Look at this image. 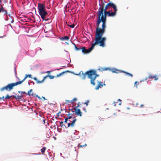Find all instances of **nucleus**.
Listing matches in <instances>:
<instances>
[{
	"instance_id": "obj_1",
	"label": "nucleus",
	"mask_w": 161,
	"mask_h": 161,
	"mask_svg": "<svg viewBox=\"0 0 161 161\" xmlns=\"http://www.w3.org/2000/svg\"><path fill=\"white\" fill-rule=\"evenodd\" d=\"M116 12L114 11L113 12L111 10H109L108 11H105V13L103 14V7L100 8L99 13L97 15L96 31L103 36L105 32L107 15L108 16H114L116 15Z\"/></svg>"
},
{
	"instance_id": "obj_2",
	"label": "nucleus",
	"mask_w": 161,
	"mask_h": 161,
	"mask_svg": "<svg viewBox=\"0 0 161 161\" xmlns=\"http://www.w3.org/2000/svg\"><path fill=\"white\" fill-rule=\"evenodd\" d=\"M102 35L96 31V37L95 38V42L92 44V46L88 49H86L85 47H83L81 48L82 52L84 53H88L90 52L94 48L96 44H99V46L103 47L105 46V42L106 40L105 37H102Z\"/></svg>"
},
{
	"instance_id": "obj_3",
	"label": "nucleus",
	"mask_w": 161,
	"mask_h": 161,
	"mask_svg": "<svg viewBox=\"0 0 161 161\" xmlns=\"http://www.w3.org/2000/svg\"><path fill=\"white\" fill-rule=\"evenodd\" d=\"M76 75H80L83 79H85L87 75L88 78L90 79V83L93 85H95V83L94 82L95 80L99 75L96 73V70L94 69H91L86 71V73H84L83 71H81L79 74H76Z\"/></svg>"
},
{
	"instance_id": "obj_4",
	"label": "nucleus",
	"mask_w": 161,
	"mask_h": 161,
	"mask_svg": "<svg viewBox=\"0 0 161 161\" xmlns=\"http://www.w3.org/2000/svg\"><path fill=\"white\" fill-rule=\"evenodd\" d=\"M38 9L39 14L41 17L42 19L43 20L47 21L48 18L46 16L48 14V13L45 10V6L44 4L41 3L38 4Z\"/></svg>"
},
{
	"instance_id": "obj_5",
	"label": "nucleus",
	"mask_w": 161,
	"mask_h": 161,
	"mask_svg": "<svg viewBox=\"0 0 161 161\" xmlns=\"http://www.w3.org/2000/svg\"><path fill=\"white\" fill-rule=\"evenodd\" d=\"M20 84H21L19 81L15 83H9L8 84L7 86L1 88L0 90L1 91H3L4 90H6L7 91L9 92L13 89L14 86Z\"/></svg>"
},
{
	"instance_id": "obj_6",
	"label": "nucleus",
	"mask_w": 161,
	"mask_h": 161,
	"mask_svg": "<svg viewBox=\"0 0 161 161\" xmlns=\"http://www.w3.org/2000/svg\"><path fill=\"white\" fill-rule=\"evenodd\" d=\"M105 2L104 0L103 1V0H102L101 4L100 5V7L98 8V13H99V11H100V8H102L103 7V13H105V11H107V10L108 9L109 7H108V6L107 4L105 6V8H104Z\"/></svg>"
},
{
	"instance_id": "obj_7",
	"label": "nucleus",
	"mask_w": 161,
	"mask_h": 161,
	"mask_svg": "<svg viewBox=\"0 0 161 161\" xmlns=\"http://www.w3.org/2000/svg\"><path fill=\"white\" fill-rule=\"evenodd\" d=\"M108 4L109 7H112L113 9H114V11H117V8L116 5L114 4V3L112 2H110L108 3Z\"/></svg>"
},
{
	"instance_id": "obj_8",
	"label": "nucleus",
	"mask_w": 161,
	"mask_h": 161,
	"mask_svg": "<svg viewBox=\"0 0 161 161\" xmlns=\"http://www.w3.org/2000/svg\"><path fill=\"white\" fill-rule=\"evenodd\" d=\"M73 120L71 121V122L70 123H69L68 125V127H73L75 125V122L76 121V119L75 118V117H74L73 118Z\"/></svg>"
},
{
	"instance_id": "obj_9",
	"label": "nucleus",
	"mask_w": 161,
	"mask_h": 161,
	"mask_svg": "<svg viewBox=\"0 0 161 161\" xmlns=\"http://www.w3.org/2000/svg\"><path fill=\"white\" fill-rule=\"evenodd\" d=\"M98 84L97 86L95 88V89L97 90H98L99 88L102 87L103 85L105 86V83L103 84L102 82L99 81H98Z\"/></svg>"
},
{
	"instance_id": "obj_10",
	"label": "nucleus",
	"mask_w": 161,
	"mask_h": 161,
	"mask_svg": "<svg viewBox=\"0 0 161 161\" xmlns=\"http://www.w3.org/2000/svg\"><path fill=\"white\" fill-rule=\"evenodd\" d=\"M29 78H31V75H27L26 74L24 78L21 80L19 81V82L20 83V84H22L28 77Z\"/></svg>"
},
{
	"instance_id": "obj_11",
	"label": "nucleus",
	"mask_w": 161,
	"mask_h": 161,
	"mask_svg": "<svg viewBox=\"0 0 161 161\" xmlns=\"http://www.w3.org/2000/svg\"><path fill=\"white\" fill-rule=\"evenodd\" d=\"M75 114H76L77 116H79L80 117L82 116V113L81 111L80 110V109H77L76 111H75Z\"/></svg>"
},
{
	"instance_id": "obj_12",
	"label": "nucleus",
	"mask_w": 161,
	"mask_h": 161,
	"mask_svg": "<svg viewBox=\"0 0 161 161\" xmlns=\"http://www.w3.org/2000/svg\"><path fill=\"white\" fill-rule=\"evenodd\" d=\"M148 78H149V79H152V78L154 79V78L155 81L157 80L158 79V78L157 77V76L156 75H154L153 76H152L151 75H149L148 76V77H147L145 79V80H146Z\"/></svg>"
},
{
	"instance_id": "obj_13",
	"label": "nucleus",
	"mask_w": 161,
	"mask_h": 161,
	"mask_svg": "<svg viewBox=\"0 0 161 161\" xmlns=\"http://www.w3.org/2000/svg\"><path fill=\"white\" fill-rule=\"evenodd\" d=\"M82 103H80L78 102L77 103V106H75L74 108V109L75 111H76V110L77 109V108L80 107H82Z\"/></svg>"
},
{
	"instance_id": "obj_14",
	"label": "nucleus",
	"mask_w": 161,
	"mask_h": 161,
	"mask_svg": "<svg viewBox=\"0 0 161 161\" xmlns=\"http://www.w3.org/2000/svg\"><path fill=\"white\" fill-rule=\"evenodd\" d=\"M0 7H1V8L2 10V12H5V14H7V10H5L4 9L3 6L2 5H1V4H0Z\"/></svg>"
},
{
	"instance_id": "obj_15",
	"label": "nucleus",
	"mask_w": 161,
	"mask_h": 161,
	"mask_svg": "<svg viewBox=\"0 0 161 161\" xmlns=\"http://www.w3.org/2000/svg\"><path fill=\"white\" fill-rule=\"evenodd\" d=\"M73 44L74 45L75 49L76 51H80L81 50L80 47L78 48L75 43H73Z\"/></svg>"
},
{
	"instance_id": "obj_16",
	"label": "nucleus",
	"mask_w": 161,
	"mask_h": 161,
	"mask_svg": "<svg viewBox=\"0 0 161 161\" xmlns=\"http://www.w3.org/2000/svg\"><path fill=\"white\" fill-rule=\"evenodd\" d=\"M47 77H48L47 76H46L44 77L42 81H39V80H37V81H36V83H42L44 81V80H45V79L46 78H47Z\"/></svg>"
},
{
	"instance_id": "obj_17",
	"label": "nucleus",
	"mask_w": 161,
	"mask_h": 161,
	"mask_svg": "<svg viewBox=\"0 0 161 161\" xmlns=\"http://www.w3.org/2000/svg\"><path fill=\"white\" fill-rule=\"evenodd\" d=\"M67 72H69V71L68 70L67 71L63 72H62L61 73H59V74H58L56 76H57V77H58L62 75L63 74H65Z\"/></svg>"
},
{
	"instance_id": "obj_18",
	"label": "nucleus",
	"mask_w": 161,
	"mask_h": 161,
	"mask_svg": "<svg viewBox=\"0 0 161 161\" xmlns=\"http://www.w3.org/2000/svg\"><path fill=\"white\" fill-rule=\"evenodd\" d=\"M87 145L86 144H85L83 145H81L80 143L78 145V148H82L83 147L87 146Z\"/></svg>"
},
{
	"instance_id": "obj_19",
	"label": "nucleus",
	"mask_w": 161,
	"mask_h": 161,
	"mask_svg": "<svg viewBox=\"0 0 161 161\" xmlns=\"http://www.w3.org/2000/svg\"><path fill=\"white\" fill-rule=\"evenodd\" d=\"M76 100H77V98H74L72 100H71V101H69V100H67V101L68 102V103H71L73 104V102L74 101H75ZM66 101H67V100Z\"/></svg>"
},
{
	"instance_id": "obj_20",
	"label": "nucleus",
	"mask_w": 161,
	"mask_h": 161,
	"mask_svg": "<svg viewBox=\"0 0 161 161\" xmlns=\"http://www.w3.org/2000/svg\"><path fill=\"white\" fill-rule=\"evenodd\" d=\"M69 39V37L67 36L62 37L61 38V40H68Z\"/></svg>"
},
{
	"instance_id": "obj_21",
	"label": "nucleus",
	"mask_w": 161,
	"mask_h": 161,
	"mask_svg": "<svg viewBox=\"0 0 161 161\" xmlns=\"http://www.w3.org/2000/svg\"><path fill=\"white\" fill-rule=\"evenodd\" d=\"M13 97L15 98L16 99H20L21 97H23V96H14V95H13Z\"/></svg>"
},
{
	"instance_id": "obj_22",
	"label": "nucleus",
	"mask_w": 161,
	"mask_h": 161,
	"mask_svg": "<svg viewBox=\"0 0 161 161\" xmlns=\"http://www.w3.org/2000/svg\"><path fill=\"white\" fill-rule=\"evenodd\" d=\"M122 72L125 73L127 75L130 76L131 77H132L133 76L131 74H130V73H127V72H125V71H122Z\"/></svg>"
},
{
	"instance_id": "obj_23",
	"label": "nucleus",
	"mask_w": 161,
	"mask_h": 161,
	"mask_svg": "<svg viewBox=\"0 0 161 161\" xmlns=\"http://www.w3.org/2000/svg\"><path fill=\"white\" fill-rule=\"evenodd\" d=\"M46 149V148L44 147L41 149V151L42 153H43L45 152V150Z\"/></svg>"
},
{
	"instance_id": "obj_24",
	"label": "nucleus",
	"mask_w": 161,
	"mask_h": 161,
	"mask_svg": "<svg viewBox=\"0 0 161 161\" xmlns=\"http://www.w3.org/2000/svg\"><path fill=\"white\" fill-rule=\"evenodd\" d=\"M32 89H31L28 91L27 93H26V94L27 95L30 96L31 95V92H32Z\"/></svg>"
},
{
	"instance_id": "obj_25",
	"label": "nucleus",
	"mask_w": 161,
	"mask_h": 161,
	"mask_svg": "<svg viewBox=\"0 0 161 161\" xmlns=\"http://www.w3.org/2000/svg\"><path fill=\"white\" fill-rule=\"evenodd\" d=\"M89 103V101L88 100H87L86 102H85V103L83 102V103H82V104H85L86 105V107L87 106H88Z\"/></svg>"
},
{
	"instance_id": "obj_26",
	"label": "nucleus",
	"mask_w": 161,
	"mask_h": 161,
	"mask_svg": "<svg viewBox=\"0 0 161 161\" xmlns=\"http://www.w3.org/2000/svg\"><path fill=\"white\" fill-rule=\"evenodd\" d=\"M70 114H68L67 115V118L68 119H70L72 118V116L70 115Z\"/></svg>"
},
{
	"instance_id": "obj_27",
	"label": "nucleus",
	"mask_w": 161,
	"mask_h": 161,
	"mask_svg": "<svg viewBox=\"0 0 161 161\" xmlns=\"http://www.w3.org/2000/svg\"><path fill=\"white\" fill-rule=\"evenodd\" d=\"M13 97V95L11 96H9L8 95H7L6 96L5 98L6 99H8L10 98V97Z\"/></svg>"
},
{
	"instance_id": "obj_28",
	"label": "nucleus",
	"mask_w": 161,
	"mask_h": 161,
	"mask_svg": "<svg viewBox=\"0 0 161 161\" xmlns=\"http://www.w3.org/2000/svg\"><path fill=\"white\" fill-rule=\"evenodd\" d=\"M119 71H120L118 70H117V69H115L113 71V72L117 73H119Z\"/></svg>"
},
{
	"instance_id": "obj_29",
	"label": "nucleus",
	"mask_w": 161,
	"mask_h": 161,
	"mask_svg": "<svg viewBox=\"0 0 161 161\" xmlns=\"http://www.w3.org/2000/svg\"><path fill=\"white\" fill-rule=\"evenodd\" d=\"M68 25L72 28H74L75 26V25L72 24L71 25Z\"/></svg>"
},
{
	"instance_id": "obj_30",
	"label": "nucleus",
	"mask_w": 161,
	"mask_h": 161,
	"mask_svg": "<svg viewBox=\"0 0 161 161\" xmlns=\"http://www.w3.org/2000/svg\"><path fill=\"white\" fill-rule=\"evenodd\" d=\"M69 110L71 111V112L73 113H75V110L74 109V108H73L69 109Z\"/></svg>"
},
{
	"instance_id": "obj_31",
	"label": "nucleus",
	"mask_w": 161,
	"mask_h": 161,
	"mask_svg": "<svg viewBox=\"0 0 161 161\" xmlns=\"http://www.w3.org/2000/svg\"><path fill=\"white\" fill-rule=\"evenodd\" d=\"M48 76V77H49V78H50V79H53L54 76H52V75H47Z\"/></svg>"
},
{
	"instance_id": "obj_32",
	"label": "nucleus",
	"mask_w": 161,
	"mask_h": 161,
	"mask_svg": "<svg viewBox=\"0 0 161 161\" xmlns=\"http://www.w3.org/2000/svg\"><path fill=\"white\" fill-rule=\"evenodd\" d=\"M18 92L19 93H24V94H26V92H23V91H18Z\"/></svg>"
},
{
	"instance_id": "obj_33",
	"label": "nucleus",
	"mask_w": 161,
	"mask_h": 161,
	"mask_svg": "<svg viewBox=\"0 0 161 161\" xmlns=\"http://www.w3.org/2000/svg\"><path fill=\"white\" fill-rule=\"evenodd\" d=\"M69 121V119L67 118H65L64 122L66 123L67 122V121Z\"/></svg>"
},
{
	"instance_id": "obj_34",
	"label": "nucleus",
	"mask_w": 161,
	"mask_h": 161,
	"mask_svg": "<svg viewBox=\"0 0 161 161\" xmlns=\"http://www.w3.org/2000/svg\"><path fill=\"white\" fill-rule=\"evenodd\" d=\"M83 109L85 112L86 113L87 112L86 108L85 107H83Z\"/></svg>"
},
{
	"instance_id": "obj_35",
	"label": "nucleus",
	"mask_w": 161,
	"mask_h": 161,
	"mask_svg": "<svg viewBox=\"0 0 161 161\" xmlns=\"http://www.w3.org/2000/svg\"><path fill=\"white\" fill-rule=\"evenodd\" d=\"M64 122L63 121H61L60 122V125L61 126V127H62L63 125V123Z\"/></svg>"
},
{
	"instance_id": "obj_36",
	"label": "nucleus",
	"mask_w": 161,
	"mask_h": 161,
	"mask_svg": "<svg viewBox=\"0 0 161 161\" xmlns=\"http://www.w3.org/2000/svg\"><path fill=\"white\" fill-rule=\"evenodd\" d=\"M108 69L107 68H104L103 69V71L107 70Z\"/></svg>"
},
{
	"instance_id": "obj_37",
	"label": "nucleus",
	"mask_w": 161,
	"mask_h": 161,
	"mask_svg": "<svg viewBox=\"0 0 161 161\" xmlns=\"http://www.w3.org/2000/svg\"><path fill=\"white\" fill-rule=\"evenodd\" d=\"M144 107V105H143V104H141V105H140V107H141V108H143V107Z\"/></svg>"
},
{
	"instance_id": "obj_38",
	"label": "nucleus",
	"mask_w": 161,
	"mask_h": 161,
	"mask_svg": "<svg viewBox=\"0 0 161 161\" xmlns=\"http://www.w3.org/2000/svg\"><path fill=\"white\" fill-rule=\"evenodd\" d=\"M33 79L35 80H36V81H37V79L36 77H34L33 78Z\"/></svg>"
},
{
	"instance_id": "obj_39",
	"label": "nucleus",
	"mask_w": 161,
	"mask_h": 161,
	"mask_svg": "<svg viewBox=\"0 0 161 161\" xmlns=\"http://www.w3.org/2000/svg\"><path fill=\"white\" fill-rule=\"evenodd\" d=\"M138 83V82H137V81L135 82V85H138L137 84V83Z\"/></svg>"
},
{
	"instance_id": "obj_40",
	"label": "nucleus",
	"mask_w": 161,
	"mask_h": 161,
	"mask_svg": "<svg viewBox=\"0 0 161 161\" xmlns=\"http://www.w3.org/2000/svg\"><path fill=\"white\" fill-rule=\"evenodd\" d=\"M36 96L38 98H39V99H41V98L40 97H38V95H36Z\"/></svg>"
},
{
	"instance_id": "obj_41",
	"label": "nucleus",
	"mask_w": 161,
	"mask_h": 161,
	"mask_svg": "<svg viewBox=\"0 0 161 161\" xmlns=\"http://www.w3.org/2000/svg\"><path fill=\"white\" fill-rule=\"evenodd\" d=\"M51 72L50 71H47L46 72V73H50V72Z\"/></svg>"
},
{
	"instance_id": "obj_42",
	"label": "nucleus",
	"mask_w": 161,
	"mask_h": 161,
	"mask_svg": "<svg viewBox=\"0 0 161 161\" xmlns=\"http://www.w3.org/2000/svg\"><path fill=\"white\" fill-rule=\"evenodd\" d=\"M118 101H121V100L119 99L118 100Z\"/></svg>"
},
{
	"instance_id": "obj_43",
	"label": "nucleus",
	"mask_w": 161,
	"mask_h": 161,
	"mask_svg": "<svg viewBox=\"0 0 161 161\" xmlns=\"http://www.w3.org/2000/svg\"><path fill=\"white\" fill-rule=\"evenodd\" d=\"M42 97L44 99H45V100H46V99H45V97Z\"/></svg>"
},
{
	"instance_id": "obj_44",
	"label": "nucleus",
	"mask_w": 161,
	"mask_h": 161,
	"mask_svg": "<svg viewBox=\"0 0 161 161\" xmlns=\"http://www.w3.org/2000/svg\"><path fill=\"white\" fill-rule=\"evenodd\" d=\"M4 96H3L1 98H2V99H4Z\"/></svg>"
},
{
	"instance_id": "obj_45",
	"label": "nucleus",
	"mask_w": 161,
	"mask_h": 161,
	"mask_svg": "<svg viewBox=\"0 0 161 161\" xmlns=\"http://www.w3.org/2000/svg\"><path fill=\"white\" fill-rule=\"evenodd\" d=\"M121 103H119V105H121Z\"/></svg>"
},
{
	"instance_id": "obj_46",
	"label": "nucleus",
	"mask_w": 161,
	"mask_h": 161,
	"mask_svg": "<svg viewBox=\"0 0 161 161\" xmlns=\"http://www.w3.org/2000/svg\"><path fill=\"white\" fill-rule=\"evenodd\" d=\"M4 37V36H0V38H3Z\"/></svg>"
},
{
	"instance_id": "obj_47",
	"label": "nucleus",
	"mask_w": 161,
	"mask_h": 161,
	"mask_svg": "<svg viewBox=\"0 0 161 161\" xmlns=\"http://www.w3.org/2000/svg\"><path fill=\"white\" fill-rule=\"evenodd\" d=\"M2 98H1V97H0V100L2 99Z\"/></svg>"
},
{
	"instance_id": "obj_48",
	"label": "nucleus",
	"mask_w": 161,
	"mask_h": 161,
	"mask_svg": "<svg viewBox=\"0 0 161 161\" xmlns=\"http://www.w3.org/2000/svg\"><path fill=\"white\" fill-rule=\"evenodd\" d=\"M69 121V122H71V121H70V120H69V121Z\"/></svg>"
},
{
	"instance_id": "obj_49",
	"label": "nucleus",
	"mask_w": 161,
	"mask_h": 161,
	"mask_svg": "<svg viewBox=\"0 0 161 161\" xmlns=\"http://www.w3.org/2000/svg\"><path fill=\"white\" fill-rule=\"evenodd\" d=\"M33 95V93H32V95Z\"/></svg>"
}]
</instances>
